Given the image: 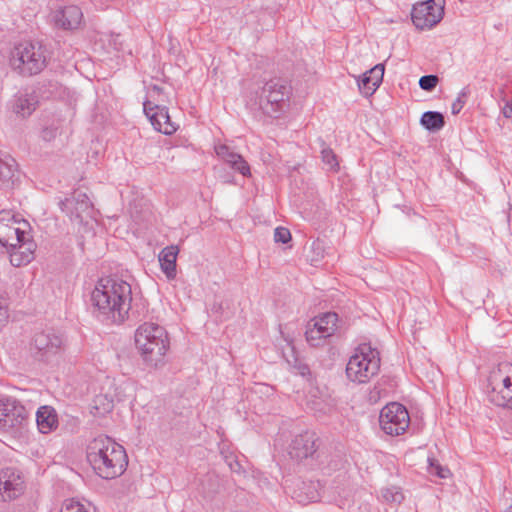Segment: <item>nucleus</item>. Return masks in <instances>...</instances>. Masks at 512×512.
I'll return each instance as SVG.
<instances>
[{
  "mask_svg": "<svg viewBox=\"0 0 512 512\" xmlns=\"http://www.w3.org/2000/svg\"><path fill=\"white\" fill-rule=\"evenodd\" d=\"M131 301V286L123 280L100 279L91 293L94 313L107 323H123L128 317Z\"/></svg>",
  "mask_w": 512,
  "mask_h": 512,
  "instance_id": "nucleus-1",
  "label": "nucleus"
},
{
  "mask_svg": "<svg viewBox=\"0 0 512 512\" xmlns=\"http://www.w3.org/2000/svg\"><path fill=\"white\" fill-rule=\"evenodd\" d=\"M26 221H17L10 211H0V244L8 248L10 263L20 267L30 263L36 244L25 229Z\"/></svg>",
  "mask_w": 512,
  "mask_h": 512,
  "instance_id": "nucleus-2",
  "label": "nucleus"
},
{
  "mask_svg": "<svg viewBox=\"0 0 512 512\" xmlns=\"http://www.w3.org/2000/svg\"><path fill=\"white\" fill-rule=\"evenodd\" d=\"M87 460L95 473L103 479L121 476L128 465L124 447L105 435L94 438L88 444Z\"/></svg>",
  "mask_w": 512,
  "mask_h": 512,
  "instance_id": "nucleus-3",
  "label": "nucleus"
},
{
  "mask_svg": "<svg viewBox=\"0 0 512 512\" xmlns=\"http://www.w3.org/2000/svg\"><path fill=\"white\" fill-rule=\"evenodd\" d=\"M379 370V352L370 344L362 343L350 357L346 366V375L350 381L362 384L369 382Z\"/></svg>",
  "mask_w": 512,
  "mask_h": 512,
  "instance_id": "nucleus-4",
  "label": "nucleus"
},
{
  "mask_svg": "<svg viewBox=\"0 0 512 512\" xmlns=\"http://www.w3.org/2000/svg\"><path fill=\"white\" fill-rule=\"evenodd\" d=\"M47 49L39 42H26L15 47L11 66L23 76L40 73L47 65Z\"/></svg>",
  "mask_w": 512,
  "mask_h": 512,
  "instance_id": "nucleus-5",
  "label": "nucleus"
},
{
  "mask_svg": "<svg viewBox=\"0 0 512 512\" xmlns=\"http://www.w3.org/2000/svg\"><path fill=\"white\" fill-rule=\"evenodd\" d=\"M290 90V86L282 79L275 78L267 81L259 96L260 109L268 116L277 118L284 109Z\"/></svg>",
  "mask_w": 512,
  "mask_h": 512,
  "instance_id": "nucleus-6",
  "label": "nucleus"
},
{
  "mask_svg": "<svg viewBox=\"0 0 512 512\" xmlns=\"http://www.w3.org/2000/svg\"><path fill=\"white\" fill-rule=\"evenodd\" d=\"M379 423L384 433L398 436L403 434L409 427V413L402 404L392 402L382 408Z\"/></svg>",
  "mask_w": 512,
  "mask_h": 512,
  "instance_id": "nucleus-7",
  "label": "nucleus"
},
{
  "mask_svg": "<svg viewBox=\"0 0 512 512\" xmlns=\"http://www.w3.org/2000/svg\"><path fill=\"white\" fill-rule=\"evenodd\" d=\"M27 415L26 408L16 398L0 399V430L7 433L18 431L23 426Z\"/></svg>",
  "mask_w": 512,
  "mask_h": 512,
  "instance_id": "nucleus-8",
  "label": "nucleus"
},
{
  "mask_svg": "<svg viewBox=\"0 0 512 512\" xmlns=\"http://www.w3.org/2000/svg\"><path fill=\"white\" fill-rule=\"evenodd\" d=\"M445 0H427L414 5L411 19L416 28L430 29L438 24L444 15Z\"/></svg>",
  "mask_w": 512,
  "mask_h": 512,
  "instance_id": "nucleus-9",
  "label": "nucleus"
},
{
  "mask_svg": "<svg viewBox=\"0 0 512 512\" xmlns=\"http://www.w3.org/2000/svg\"><path fill=\"white\" fill-rule=\"evenodd\" d=\"M156 341L163 347H169L168 335L164 327L157 323L145 322L141 324L135 332V345L138 350L146 347L148 343ZM159 347L156 348L154 353H157Z\"/></svg>",
  "mask_w": 512,
  "mask_h": 512,
  "instance_id": "nucleus-10",
  "label": "nucleus"
},
{
  "mask_svg": "<svg viewBox=\"0 0 512 512\" xmlns=\"http://www.w3.org/2000/svg\"><path fill=\"white\" fill-rule=\"evenodd\" d=\"M24 491V480L21 473L15 468L0 470V501H11L19 497Z\"/></svg>",
  "mask_w": 512,
  "mask_h": 512,
  "instance_id": "nucleus-11",
  "label": "nucleus"
},
{
  "mask_svg": "<svg viewBox=\"0 0 512 512\" xmlns=\"http://www.w3.org/2000/svg\"><path fill=\"white\" fill-rule=\"evenodd\" d=\"M318 438L314 432L306 431L296 435L290 444L289 455L296 460L313 457L318 449Z\"/></svg>",
  "mask_w": 512,
  "mask_h": 512,
  "instance_id": "nucleus-12",
  "label": "nucleus"
},
{
  "mask_svg": "<svg viewBox=\"0 0 512 512\" xmlns=\"http://www.w3.org/2000/svg\"><path fill=\"white\" fill-rule=\"evenodd\" d=\"M143 105L144 112L155 130L165 135H171L177 131L178 125L171 121L166 107H152L149 101L144 102Z\"/></svg>",
  "mask_w": 512,
  "mask_h": 512,
  "instance_id": "nucleus-13",
  "label": "nucleus"
},
{
  "mask_svg": "<svg viewBox=\"0 0 512 512\" xmlns=\"http://www.w3.org/2000/svg\"><path fill=\"white\" fill-rule=\"evenodd\" d=\"M62 338L52 331L39 332L34 335L31 343V349L39 358L54 355L60 351Z\"/></svg>",
  "mask_w": 512,
  "mask_h": 512,
  "instance_id": "nucleus-14",
  "label": "nucleus"
},
{
  "mask_svg": "<svg viewBox=\"0 0 512 512\" xmlns=\"http://www.w3.org/2000/svg\"><path fill=\"white\" fill-rule=\"evenodd\" d=\"M59 206L70 219H82L83 213L91 210L92 203L85 193L75 192L72 197L60 201Z\"/></svg>",
  "mask_w": 512,
  "mask_h": 512,
  "instance_id": "nucleus-15",
  "label": "nucleus"
},
{
  "mask_svg": "<svg viewBox=\"0 0 512 512\" xmlns=\"http://www.w3.org/2000/svg\"><path fill=\"white\" fill-rule=\"evenodd\" d=\"M383 75V64H377L369 71L365 72L358 80L360 92L365 96H371L382 83Z\"/></svg>",
  "mask_w": 512,
  "mask_h": 512,
  "instance_id": "nucleus-16",
  "label": "nucleus"
},
{
  "mask_svg": "<svg viewBox=\"0 0 512 512\" xmlns=\"http://www.w3.org/2000/svg\"><path fill=\"white\" fill-rule=\"evenodd\" d=\"M82 11L78 6L70 5L58 11L55 15V23L63 29H75L82 21Z\"/></svg>",
  "mask_w": 512,
  "mask_h": 512,
  "instance_id": "nucleus-17",
  "label": "nucleus"
},
{
  "mask_svg": "<svg viewBox=\"0 0 512 512\" xmlns=\"http://www.w3.org/2000/svg\"><path fill=\"white\" fill-rule=\"evenodd\" d=\"M36 423L43 434L52 432L58 427V415L52 406L44 405L36 412Z\"/></svg>",
  "mask_w": 512,
  "mask_h": 512,
  "instance_id": "nucleus-18",
  "label": "nucleus"
},
{
  "mask_svg": "<svg viewBox=\"0 0 512 512\" xmlns=\"http://www.w3.org/2000/svg\"><path fill=\"white\" fill-rule=\"evenodd\" d=\"M179 249L175 245H170L161 250L158 256L160 267L165 276L172 280L176 277V260Z\"/></svg>",
  "mask_w": 512,
  "mask_h": 512,
  "instance_id": "nucleus-19",
  "label": "nucleus"
},
{
  "mask_svg": "<svg viewBox=\"0 0 512 512\" xmlns=\"http://www.w3.org/2000/svg\"><path fill=\"white\" fill-rule=\"evenodd\" d=\"M217 155L228 163L234 170L240 172L243 176L250 174V168L243 157L230 150L227 145L216 147Z\"/></svg>",
  "mask_w": 512,
  "mask_h": 512,
  "instance_id": "nucleus-20",
  "label": "nucleus"
},
{
  "mask_svg": "<svg viewBox=\"0 0 512 512\" xmlns=\"http://www.w3.org/2000/svg\"><path fill=\"white\" fill-rule=\"evenodd\" d=\"M18 174V165L14 158L0 154V186L12 185Z\"/></svg>",
  "mask_w": 512,
  "mask_h": 512,
  "instance_id": "nucleus-21",
  "label": "nucleus"
},
{
  "mask_svg": "<svg viewBox=\"0 0 512 512\" xmlns=\"http://www.w3.org/2000/svg\"><path fill=\"white\" fill-rule=\"evenodd\" d=\"M159 347L156 341L148 343L146 347L138 350L145 364L151 368H158L164 364V357L169 347H163L158 349L157 353H154L156 348Z\"/></svg>",
  "mask_w": 512,
  "mask_h": 512,
  "instance_id": "nucleus-22",
  "label": "nucleus"
},
{
  "mask_svg": "<svg viewBox=\"0 0 512 512\" xmlns=\"http://www.w3.org/2000/svg\"><path fill=\"white\" fill-rule=\"evenodd\" d=\"M38 104V98L34 93H25L15 96L12 102V110L21 117H27L32 114Z\"/></svg>",
  "mask_w": 512,
  "mask_h": 512,
  "instance_id": "nucleus-23",
  "label": "nucleus"
},
{
  "mask_svg": "<svg viewBox=\"0 0 512 512\" xmlns=\"http://www.w3.org/2000/svg\"><path fill=\"white\" fill-rule=\"evenodd\" d=\"M338 315L334 312H327L319 317H315L311 324L328 338L334 335L337 330Z\"/></svg>",
  "mask_w": 512,
  "mask_h": 512,
  "instance_id": "nucleus-24",
  "label": "nucleus"
},
{
  "mask_svg": "<svg viewBox=\"0 0 512 512\" xmlns=\"http://www.w3.org/2000/svg\"><path fill=\"white\" fill-rule=\"evenodd\" d=\"M289 348V354L284 353L283 356L285 357L287 363L294 369V372L296 374L301 375L304 378L309 379L311 376V371L309 366L302 362L295 353V348L288 344Z\"/></svg>",
  "mask_w": 512,
  "mask_h": 512,
  "instance_id": "nucleus-25",
  "label": "nucleus"
},
{
  "mask_svg": "<svg viewBox=\"0 0 512 512\" xmlns=\"http://www.w3.org/2000/svg\"><path fill=\"white\" fill-rule=\"evenodd\" d=\"M420 123L429 131H439L445 125L444 116L437 111H427L421 116Z\"/></svg>",
  "mask_w": 512,
  "mask_h": 512,
  "instance_id": "nucleus-26",
  "label": "nucleus"
},
{
  "mask_svg": "<svg viewBox=\"0 0 512 512\" xmlns=\"http://www.w3.org/2000/svg\"><path fill=\"white\" fill-rule=\"evenodd\" d=\"M113 409V400L106 394L96 395L91 404V413L94 416H103Z\"/></svg>",
  "mask_w": 512,
  "mask_h": 512,
  "instance_id": "nucleus-27",
  "label": "nucleus"
},
{
  "mask_svg": "<svg viewBox=\"0 0 512 512\" xmlns=\"http://www.w3.org/2000/svg\"><path fill=\"white\" fill-rule=\"evenodd\" d=\"M326 244L321 239H316L311 243L308 259L311 264L316 266L326 256Z\"/></svg>",
  "mask_w": 512,
  "mask_h": 512,
  "instance_id": "nucleus-28",
  "label": "nucleus"
},
{
  "mask_svg": "<svg viewBox=\"0 0 512 512\" xmlns=\"http://www.w3.org/2000/svg\"><path fill=\"white\" fill-rule=\"evenodd\" d=\"M488 399L499 407L512 409V386H507L501 395L499 393H488Z\"/></svg>",
  "mask_w": 512,
  "mask_h": 512,
  "instance_id": "nucleus-29",
  "label": "nucleus"
},
{
  "mask_svg": "<svg viewBox=\"0 0 512 512\" xmlns=\"http://www.w3.org/2000/svg\"><path fill=\"white\" fill-rule=\"evenodd\" d=\"M305 336L307 342L313 347L322 345L323 342L328 338L325 334L320 332V330L314 327L311 322H309L307 325Z\"/></svg>",
  "mask_w": 512,
  "mask_h": 512,
  "instance_id": "nucleus-30",
  "label": "nucleus"
},
{
  "mask_svg": "<svg viewBox=\"0 0 512 512\" xmlns=\"http://www.w3.org/2000/svg\"><path fill=\"white\" fill-rule=\"evenodd\" d=\"M507 386L504 385V380L501 379V374L498 372H491L488 378V393H499L501 395Z\"/></svg>",
  "mask_w": 512,
  "mask_h": 512,
  "instance_id": "nucleus-31",
  "label": "nucleus"
},
{
  "mask_svg": "<svg viewBox=\"0 0 512 512\" xmlns=\"http://www.w3.org/2000/svg\"><path fill=\"white\" fill-rule=\"evenodd\" d=\"M492 372H498L501 374V379L504 380L505 386H512V363H500L497 369L493 370Z\"/></svg>",
  "mask_w": 512,
  "mask_h": 512,
  "instance_id": "nucleus-32",
  "label": "nucleus"
},
{
  "mask_svg": "<svg viewBox=\"0 0 512 512\" xmlns=\"http://www.w3.org/2000/svg\"><path fill=\"white\" fill-rule=\"evenodd\" d=\"M469 95V89L467 87L463 88L457 99L452 103V106H451V112L452 114L456 115L458 113H460V111L462 110V108L464 107L465 103H466V98L468 97Z\"/></svg>",
  "mask_w": 512,
  "mask_h": 512,
  "instance_id": "nucleus-33",
  "label": "nucleus"
},
{
  "mask_svg": "<svg viewBox=\"0 0 512 512\" xmlns=\"http://www.w3.org/2000/svg\"><path fill=\"white\" fill-rule=\"evenodd\" d=\"M322 161L329 166L330 169H336L338 162L335 153L332 149L325 147L321 150Z\"/></svg>",
  "mask_w": 512,
  "mask_h": 512,
  "instance_id": "nucleus-34",
  "label": "nucleus"
},
{
  "mask_svg": "<svg viewBox=\"0 0 512 512\" xmlns=\"http://www.w3.org/2000/svg\"><path fill=\"white\" fill-rule=\"evenodd\" d=\"M438 83V77L436 75H424L419 80V86L425 91H432Z\"/></svg>",
  "mask_w": 512,
  "mask_h": 512,
  "instance_id": "nucleus-35",
  "label": "nucleus"
},
{
  "mask_svg": "<svg viewBox=\"0 0 512 512\" xmlns=\"http://www.w3.org/2000/svg\"><path fill=\"white\" fill-rule=\"evenodd\" d=\"M430 464V473L438 476L439 478H447L450 475L448 468L441 466L434 459H428Z\"/></svg>",
  "mask_w": 512,
  "mask_h": 512,
  "instance_id": "nucleus-36",
  "label": "nucleus"
},
{
  "mask_svg": "<svg viewBox=\"0 0 512 512\" xmlns=\"http://www.w3.org/2000/svg\"><path fill=\"white\" fill-rule=\"evenodd\" d=\"M60 512H89L87 508L80 502L74 500H66Z\"/></svg>",
  "mask_w": 512,
  "mask_h": 512,
  "instance_id": "nucleus-37",
  "label": "nucleus"
},
{
  "mask_svg": "<svg viewBox=\"0 0 512 512\" xmlns=\"http://www.w3.org/2000/svg\"><path fill=\"white\" fill-rule=\"evenodd\" d=\"M382 496L387 501L397 502V503H400L404 499L403 494L395 487L387 488V489L383 490Z\"/></svg>",
  "mask_w": 512,
  "mask_h": 512,
  "instance_id": "nucleus-38",
  "label": "nucleus"
},
{
  "mask_svg": "<svg viewBox=\"0 0 512 512\" xmlns=\"http://www.w3.org/2000/svg\"><path fill=\"white\" fill-rule=\"evenodd\" d=\"M275 242L286 244L291 240V233L285 227H277L274 231Z\"/></svg>",
  "mask_w": 512,
  "mask_h": 512,
  "instance_id": "nucleus-39",
  "label": "nucleus"
},
{
  "mask_svg": "<svg viewBox=\"0 0 512 512\" xmlns=\"http://www.w3.org/2000/svg\"><path fill=\"white\" fill-rule=\"evenodd\" d=\"M8 309H7V302L6 299L3 297H0V321H6L8 319Z\"/></svg>",
  "mask_w": 512,
  "mask_h": 512,
  "instance_id": "nucleus-40",
  "label": "nucleus"
},
{
  "mask_svg": "<svg viewBox=\"0 0 512 512\" xmlns=\"http://www.w3.org/2000/svg\"><path fill=\"white\" fill-rule=\"evenodd\" d=\"M56 135V130L46 128L42 131V138L44 140H51Z\"/></svg>",
  "mask_w": 512,
  "mask_h": 512,
  "instance_id": "nucleus-41",
  "label": "nucleus"
},
{
  "mask_svg": "<svg viewBox=\"0 0 512 512\" xmlns=\"http://www.w3.org/2000/svg\"><path fill=\"white\" fill-rule=\"evenodd\" d=\"M502 113L504 117L511 118L512 117V104L506 103L503 107Z\"/></svg>",
  "mask_w": 512,
  "mask_h": 512,
  "instance_id": "nucleus-42",
  "label": "nucleus"
},
{
  "mask_svg": "<svg viewBox=\"0 0 512 512\" xmlns=\"http://www.w3.org/2000/svg\"><path fill=\"white\" fill-rule=\"evenodd\" d=\"M317 498H318V494L316 493V491H312L309 494H307V499L309 501H316Z\"/></svg>",
  "mask_w": 512,
  "mask_h": 512,
  "instance_id": "nucleus-43",
  "label": "nucleus"
},
{
  "mask_svg": "<svg viewBox=\"0 0 512 512\" xmlns=\"http://www.w3.org/2000/svg\"><path fill=\"white\" fill-rule=\"evenodd\" d=\"M505 512H512V505L510 507H508Z\"/></svg>",
  "mask_w": 512,
  "mask_h": 512,
  "instance_id": "nucleus-44",
  "label": "nucleus"
}]
</instances>
